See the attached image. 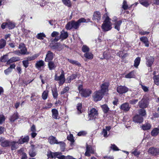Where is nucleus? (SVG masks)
Masks as SVG:
<instances>
[{
	"label": "nucleus",
	"mask_w": 159,
	"mask_h": 159,
	"mask_svg": "<svg viewBox=\"0 0 159 159\" xmlns=\"http://www.w3.org/2000/svg\"><path fill=\"white\" fill-rule=\"evenodd\" d=\"M104 93L100 91L95 92L93 95V100L95 101L100 100L103 97Z\"/></svg>",
	"instance_id": "8"
},
{
	"label": "nucleus",
	"mask_w": 159,
	"mask_h": 159,
	"mask_svg": "<svg viewBox=\"0 0 159 159\" xmlns=\"http://www.w3.org/2000/svg\"><path fill=\"white\" fill-rule=\"evenodd\" d=\"M8 60V58L7 55H5L1 58V61L2 62H7Z\"/></svg>",
	"instance_id": "51"
},
{
	"label": "nucleus",
	"mask_w": 159,
	"mask_h": 159,
	"mask_svg": "<svg viewBox=\"0 0 159 159\" xmlns=\"http://www.w3.org/2000/svg\"><path fill=\"white\" fill-rule=\"evenodd\" d=\"M29 61L27 59V60H23L22 61L23 65L25 68H27L29 66Z\"/></svg>",
	"instance_id": "55"
},
{
	"label": "nucleus",
	"mask_w": 159,
	"mask_h": 159,
	"mask_svg": "<svg viewBox=\"0 0 159 159\" xmlns=\"http://www.w3.org/2000/svg\"><path fill=\"white\" fill-rule=\"evenodd\" d=\"M19 48L20 49L21 53L22 55L28 54V53H27V49L24 44L20 43L19 45Z\"/></svg>",
	"instance_id": "16"
},
{
	"label": "nucleus",
	"mask_w": 159,
	"mask_h": 159,
	"mask_svg": "<svg viewBox=\"0 0 159 159\" xmlns=\"http://www.w3.org/2000/svg\"><path fill=\"white\" fill-rule=\"evenodd\" d=\"M133 121L136 123L139 122V116L138 115L135 116L134 117Z\"/></svg>",
	"instance_id": "57"
},
{
	"label": "nucleus",
	"mask_w": 159,
	"mask_h": 159,
	"mask_svg": "<svg viewBox=\"0 0 159 159\" xmlns=\"http://www.w3.org/2000/svg\"><path fill=\"white\" fill-rule=\"evenodd\" d=\"M159 125L158 128H154L151 132V135L153 136L157 135L159 134Z\"/></svg>",
	"instance_id": "32"
},
{
	"label": "nucleus",
	"mask_w": 159,
	"mask_h": 159,
	"mask_svg": "<svg viewBox=\"0 0 159 159\" xmlns=\"http://www.w3.org/2000/svg\"><path fill=\"white\" fill-rule=\"evenodd\" d=\"M18 142V141L16 142L14 141H11L10 146H11V149L12 150H15L18 148L19 144Z\"/></svg>",
	"instance_id": "12"
},
{
	"label": "nucleus",
	"mask_w": 159,
	"mask_h": 159,
	"mask_svg": "<svg viewBox=\"0 0 159 159\" xmlns=\"http://www.w3.org/2000/svg\"><path fill=\"white\" fill-rule=\"evenodd\" d=\"M151 125L149 123H146L144 124L141 127L142 129L144 130L149 129L151 128Z\"/></svg>",
	"instance_id": "33"
},
{
	"label": "nucleus",
	"mask_w": 159,
	"mask_h": 159,
	"mask_svg": "<svg viewBox=\"0 0 159 159\" xmlns=\"http://www.w3.org/2000/svg\"><path fill=\"white\" fill-rule=\"evenodd\" d=\"M11 141L9 140H5L4 138V140L2 141L1 143V146L3 147H7L10 146Z\"/></svg>",
	"instance_id": "22"
},
{
	"label": "nucleus",
	"mask_w": 159,
	"mask_h": 159,
	"mask_svg": "<svg viewBox=\"0 0 159 159\" xmlns=\"http://www.w3.org/2000/svg\"><path fill=\"white\" fill-rule=\"evenodd\" d=\"M110 19L108 16L106 18L102 26V29L104 31H108L111 29V23L110 22Z\"/></svg>",
	"instance_id": "2"
},
{
	"label": "nucleus",
	"mask_w": 159,
	"mask_h": 159,
	"mask_svg": "<svg viewBox=\"0 0 159 159\" xmlns=\"http://www.w3.org/2000/svg\"><path fill=\"white\" fill-rule=\"evenodd\" d=\"M53 57V53L50 51H48V53L46 55L45 61L46 62L50 61L52 60Z\"/></svg>",
	"instance_id": "19"
},
{
	"label": "nucleus",
	"mask_w": 159,
	"mask_h": 159,
	"mask_svg": "<svg viewBox=\"0 0 159 159\" xmlns=\"http://www.w3.org/2000/svg\"><path fill=\"white\" fill-rule=\"evenodd\" d=\"M52 92L53 98H57L58 96V93L56 87L53 89L52 90Z\"/></svg>",
	"instance_id": "40"
},
{
	"label": "nucleus",
	"mask_w": 159,
	"mask_h": 159,
	"mask_svg": "<svg viewBox=\"0 0 159 159\" xmlns=\"http://www.w3.org/2000/svg\"><path fill=\"white\" fill-rule=\"evenodd\" d=\"M82 104L80 103H78L77 106V109L78 110V111H79L80 113H81V109L82 108Z\"/></svg>",
	"instance_id": "64"
},
{
	"label": "nucleus",
	"mask_w": 159,
	"mask_h": 159,
	"mask_svg": "<svg viewBox=\"0 0 159 159\" xmlns=\"http://www.w3.org/2000/svg\"><path fill=\"white\" fill-rule=\"evenodd\" d=\"M54 79L56 81H59V84L60 85L63 84L65 80L64 71L62 70L61 74L60 76H58L57 74H55Z\"/></svg>",
	"instance_id": "6"
},
{
	"label": "nucleus",
	"mask_w": 159,
	"mask_h": 159,
	"mask_svg": "<svg viewBox=\"0 0 159 159\" xmlns=\"http://www.w3.org/2000/svg\"><path fill=\"white\" fill-rule=\"evenodd\" d=\"M29 137L26 136L23 139H20L19 140L18 143L19 144H22L24 143L27 142L29 140Z\"/></svg>",
	"instance_id": "31"
},
{
	"label": "nucleus",
	"mask_w": 159,
	"mask_h": 159,
	"mask_svg": "<svg viewBox=\"0 0 159 159\" xmlns=\"http://www.w3.org/2000/svg\"><path fill=\"white\" fill-rule=\"evenodd\" d=\"M48 62V66L49 70H53L57 66V63L56 62L52 61H50Z\"/></svg>",
	"instance_id": "23"
},
{
	"label": "nucleus",
	"mask_w": 159,
	"mask_h": 159,
	"mask_svg": "<svg viewBox=\"0 0 159 159\" xmlns=\"http://www.w3.org/2000/svg\"><path fill=\"white\" fill-rule=\"evenodd\" d=\"M83 85L81 84L78 87V89L81 96L86 98L89 96L92 93L91 90L88 89H83Z\"/></svg>",
	"instance_id": "5"
},
{
	"label": "nucleus",
	"mask_w": 159,
	"mask_h": 159,
	"mask_svg": "<svg viewBox=\"0 0 159 159\" xmlns=\"http://www.w3.org/2000/svg\"><path fill=\"white\" fill-rule=\"evenodd\" d=\"M98 116V111L94 108H92L88 112V118L89 120H91L97 118Z\"/></svg>",
	"instance_id": "4"
},
{
	"label": "nucleus",
	"mask_w": 159,
	"mask_h": 159,
	"mask_svg": "<svg viewBox=\"0 0 159 159\" xmlns=\"http://www.w3.org/2000/svg\"><path fill=\"white\" fill-rule=\"evenodd\" d=\"M12 71V70L8 67L7 69L4 70V72L5 75H7L11 73Z\"/></svg>",
	"instance_id": "58"
},
{
	"label": "nucleus",
	"mask_w": 159,
	"mask_h": 159,
	"mask_svg": "<svg viewBox=\"0 0 159 159\" xmlns=\"http://www.w3.org/2000/svg\"><path fill=\"white\" fill-rule=\"evenodd\" d=\"M103 58L100 57L101 59H109L110 58V57H109V56H107V52H105L103 53Z\"/></svg>",
	"instance_id": "62"
},
{
	"label": "nucleus",
	"mask_w": 159,
	"mask_h": 159,
	"mask_svg": "<svg viewBox=\"0 0 159 159\" xmlns=\"http://www.w3.org/2000/svg\"><path fill=\"white\" fill-rule=\"evenodd\" d=\"M29 154L31 157H34L36 155V153L33 149H32L29 151Z\"/></svg>",
	"instance_id": "61"
},
{
	"label": "nucleus",
	"mask_w": 159,
	"mask_h": 159,
	"mask_svg": "<svg viewBox=\"0 0 159 159\" xmlns=\"http://www.w3.org/2000/svg\"><path fill=\"white\" fill-rule=\"evenodd\" d=\"M48 143L51 145L58 144V141L56 138L53 136H50L48 138Z\"/></svg>",
	"instance_id": "13"
},
{
	"label": "nucleus",
	"mask_w": 159,
	"mask_h": 159,
	"mask_svg": "<svg viewBox=\"0 0 159 159\" xmlns=\"http://www.w3.org/2000/svg\"><path fill=\"white\" fill-rule=\"evenodd\" d=\"M148 98L146 96L143 97L141 101V103L140 105V107L142 108L140 109V116H144L146 115L145 110L144 109L147 107L148 105Z\"/></svg>",
	"instance_id": "1"
},
{
	"label": "nucleus",
	"mask_w": 159,
	"mask_h": 159,
	"mask_svg": "<svg viewBox=\"0 0 159 159\" xmlns=\"http://www.w3.org/2000/svg\"><path fill=\"white\" fill-rule=\"evenodd\" d=\"M122 21L119 20L117 21H116L114 23L115 28L119 31L120 30V26L122 23Z\"/></svg>",
	"instance_id": "30"
},
{
	"label": "nucleus",
	"mask_w": 159,
	"mask_h": 159,
	"mask_svg": "<svg viewBox=\"0 0 159 159\" xmlns=\"http://www.w3.org/2000/svg\"><path fill=\"white\" fill-rule=\"evenodd\" d=\"M65 28L67 30H70L72 29V21L68 22L66 25Z\"/></svg>",
	"instance_id": "45"
},
{
	"label": "nucleus",
	"mask_w": 159,
	"mask_h": 159,
	"mask_svg": "<svg viewBox=\"0 0 159 159\" xmlns=\"http://www.w3.org/2000/svg\"><path fill=\"white\" fill-rule=\"evenodd\" d=\"M140 39L145 44L146 47H148L149 46V42L147 37H142L140 38Z\"/></svg>",
	"instance_id": "21"
},
{
	"label": "nucleus",
	"mask_w": 159,
	"mask_h": 159,
	"mask_svg": "<svg viewBox=\"0 0 159 159\" xmlns=\"http://www.w3.org/2000/svg\"><path fill=\"white\" fill-rule=\"evenodd\" d=\"M5 120V116L1 114L0 115V125H2L3 122Z\"/></svg>",
	"instance_id": "56"
},
{
	"label": "nucleus",
	"mask_w": 159,
	"mask_h": 159,
	"mask_svg": "<svg viewBox=\"0 0 159 159\" xmlns=\"http://www.w3.org/2000/svg\"><path fill=\"white\" fill-rule=\"evenodd\" d=\"M101 107L104 113H106L108 111L109 108L106 105H103Z\"/></svg>",
	"instance_id": "52"
},
{
	"label": "nucleus",
	"mask_w": 159,
	"mask_h": 159,
	"mask_svg": "<svg viewBox=\"0 0 159 159\" xmlns=\"http://www.w3.org/2000/svg\"><path fill=\"white\" fill-rule=\"evenodd\" d=\"M154 60V58L153 57L150 56L148 57L147 58L146 64L147 66L151 67L152 65Z\"/></svg>",
	"instance_id": "20"
},
{
	"label": "nucleus",
	"mask_w": 159,
	"mask_h": 159,
	"mask_svg": "<svg viewBox=\"0 0 159 159\" xmlns=\"http://www.w3.org/2000/svg\"><path fill=\"white\" fill-rule=\"evenodd\" d=\"M39 56V54H35L31 57H28L27 59L29 61L33 60L36 59Z\"/></svg>",
	"instance_id": "47"
},
{
	"label": "nucleus",
	"mask_w": 159,
	"mask_h": 159,
	"mask_svg": "<svg viewBox=\"0 0 159 159\" xmlns=\"http://www.w3.org/2000/svg\"><path fill=\"white\" fill-rule=\"evenodd\" d=\"M153 78L155 84L157 85H159V75H155Z\"/></svg>",
	"instance_id": "41"
},
{
	"label": "nucleus",
	"mask_w": 159,
	"mask_h": 159,
	"mask_svg": "<svg viewBox=\"0 0 159 159\" xmlns=\"http://www.w3.org/2000/svg\"><path fill=\"white\" fill-rule=\"evenodd\" d=\"M67 139L68 140L71 142V145H73L74 142V139L73 134H70L67 136Z\"/></svg>",
	"instance_id": "42"
},
{
	"label": "nucleus",
	"mask_w": 159,
	"mask_h": 159,
	"mask_svg": "<svg viewBox=\"0 0 159 159\" xmlns=\"http://www.w3.org/2000/svg\"><path fill=\"white\" fill-rule=\"evenodd\" d=\"M23 32L24 34L26 37H28L30 33V30L25 29L23 30Z\"/></svg>",
	"instance_id": "59"
},
{
	"label": "nucleus",
	"mask_w": 159,
	"mask_h": 159,
	"mask_svg": "<svg viewBox=\"0 0 159 159\" xmlns=\"http://www.w3.org/2000/svg\"><path fill=\"white\" fill-rule=\"evenodd\" d=\"M77 77V75L75 74H73L69 76L66 79V81L67 83H70L71 81L75 79Z\"/></svg>",
	"instance_id": "29"
},
{
	"label": "nucleus",
	"mask_w": 159,
	"mask_h": 159,
	"mask_svg": "<svg viewBox=\"0 0 159 159\" xmlns=\"http://www.w3.org/2000/svg\"><path fill=\"white\" fill-rule=\"evenodd\" d=\"M130 108L128 103L125 102L122 104L120 107V109L125 111H129Z\"/></svg>",
	"instance_id": "17"
},
{
	"label": "nucleus",
	"mask_w": 159,
	"mask_h": 159,
	"mask_svg": "<svg viewBox=\"0 0 159 159\" xmlns=\"http://www.w3.org/2000/svg\"><path fill=\"white\" fill-rule=\"evenodd\" d=\"M64 5L68 7H71L72 6L70 0H62Z\"/></svg>",
	"instance_id": "37"
},
{
	"label": "nucleus",
	"mask_w": 159,
	"mask_h": 159,
	"mask_svg": "<svg viewBox=\"0 0 159 159\" xmlns=\"http://www.w3.org/2000/svg\"><path fill=\"white\" fill-rule=\"evenodd\" d=\"M117 92L120 94L125 93L128 91V89L125 86H119L117 88Z\"/></svg>",
	"instance_id": "11"
},
{
	"label": "nucleus",
	"mask_w": 159,
	"mask_h": 159,
	"mask_svg": "<svg viewBox=\"0 0 159 159\" xmlns=\"http://www.w3.org/2000/svg\"><path fill=\"white\" fill-rule=\"evenodd\" d=\"M15 26L16 24L14 22L11 21L7 22V27L9 29H13Z\"/></svg>",
	"instance_id": "35"
},
{
	"label": "nucleus",
	"mask_w": 159,
	"mask_h": 159,
	"mask_svg": "<svg viewBox=\"0 0 159 159\" xmlns=\"http://www.w3.org/2000/svg\"><path fill=\"white\" fill-rule=\"evenodd\" d=\"M117 55L122 58L125 57L126 56L125 53V52H124L122 51H120L119 52H118Z\"/></svg>",
	"instance_id": "53"
},
{
	"label": "nucleus",
	"mask_w": 159,
	"mask_h": 159,
	"mask_svg": "<svg viewBox=\"0 0 159 159\" xmlns=\"http://www.w3.org/2000/svg\"><path fill=\"white\" fill-rule=\"evenodd\" d=\"M64 46L60 43H57L52 46L51 48L52 49H56L58 51H60L63 48Z\"/></svg>",
	"instance_id": "18"
},
{
	"label": "nucleus",
	"mask_w": 159,
	"mask_h": 159,
	"mask_svg": "<svg viewBox=\"0 0 159 159\" xmlns=\"http://www.w3.org/2000/svg\"><path fill=\"white\" fill-rule=\"evenodd\" d=\"M48 90L44 91L42 94V98L43 100H46L48 96Z\"/></svg>",
	"instance_id": "46"
},
{
	"label": "nucleus",
	"mask_w": 159,
	"mask_h": 159,
	"mask_svg": "<svg viewBox=\"0 0 159 159\" xmlns=\"http://www.w3.org/2000/svg\"><path fill=\"white\" fill-rule=\"evenodd\" d=\"M20 60V58L18 57H13L8 60L7 64L8 65L12 63L19 61Z\"/></svg>",
	"instance_id": "27"
},
{
	"label": "nucleus",
	"mask_w": 159,
	"mask_h": 159,
	"mask_svg": "<svg viewBox=\"0 0 159 159\" xmlns=\"http://www.w3.org/2000/svg\"><path fill=\"white\" fill-rule=\"evenodd\" d=\"M122 8L124 10H127L128 9V7L126 1L124 0L122 4Z\"/></svg>",
	"instance_id": "54"
},
{
	"label": "nucleus",
	"mask_w": 159,
	"mask_h": 159,
	"mask_svg": "<svg viewBox=\"0 0 159 159\" xmlns=\"http://www.w3.org/2000/svg\"><path fill=\"white\" fill-rule=\"evenodd\" d=\"M95 150L93 149L91 146L87 144L86 145V151L84 153L86 156L89 157L92 154H94Z\"/></svg>",
	"instance_id": "10"
},
{
	"label": "nucleus",
	"mask_w": 159,
	"mask_h": 159,
	"mask_svg": "<svg viewBox=\"0 0 159 159\" xmlns=\"http://www.w3.org/2000/svg\"><path fill=\"white\" fill-rule=\"evenodd\" d=\"M84 57L86 58L91 59L93 58V55L90 52H86L84 54Z\"/></svg>",
	"instance_id": "43"
},
{
	"label": "nucleus",
	"mask_w": 159,
	"mask_h": 159,
	"mask_svg": "<svg viewBox=\"0 0 159 159\" xmlns=\"http://www.w3.org/2000/svg\"><path fill=\"white\" fill-rule=\"evenodd\" d=\"M109 83L107 82H105L102 84L101 86V90L100 91L103 93L108 91V87Z\"/></svg>",
	"instance_id": "14"
},
{
	"label": "nucleus",
	"mask_w": 159,
	"mask_h": 159,
	"mask_svg": "<svg viewBox=\"0 0 159 159\" xmlns=\"http://www.w3.org/2000/svg\"><path fill=\"white\" fill-rule=\"evenodd\" d=\"M68 36V34L67 32L65 31L64 30L61 31L60 37L62 40L66 39Z\"/></svg>",
	"instance_id": "26"
},
{
	"label": "nucleus",
	"mask_w": 159,
	"mask_h": 159,
	"mask_svg": "<svg viewBox=\"0 0 159 159\" xmlns=\"http://www.w3.org/2000/svg\"><path fill=\"white\" fill-rule=\"evenodd\" d=\"M61 152H53L51 151H48L47 152V156L48 158H51L56 159L57 158L59 159H64V156L61 155Z\"/></svg>",
	"instance_id": "3"
},
{
	"label": "nucleus",
	"mask_w": 159,
	"mask_h": 159,
	"mask_svg": "<svg viewBox=\"0 0 159 159\" xmlns=\"http://www.w3.org/2000/svg\"><path fill=\"white\" fill-rule=\"evenodd\" d=\"M52 117L54 119H57L58 114L57 110L56 109H53L52 110Z\"/></svg>",
	"instance_id": "34"
},
{
	"label": "nucleus",
	"mask_w": 159,
	"mask_h": 159,
	"mask_svg": "<svg viewBox=\"0 0 159 159\" xmlns=\"http://www.w3.org/2000/svg\"><path fill=\"white\" fill-rule=\"evenodd\" d=\"M111 149H112L114 151L119 150V149H118V147L114 144H111Z\"/></svg>",
	"instance_id": "63"
},
{
	"label": "nucleus",
	"mask_w": 159,
	"mask_h": 159,
	"mask_svg": "<svg viewBox=\"0 0 159 159\" xmlns=\"http://www.w3.org/2000/svg\"><path fill=\"white\" fill-rule=\"evenodd\" d=\"M86 22V20L84 18H82L80 19L77 21L76 22L74 20H72V28H74L75 29H77L79 28L81 23H84Z\"/></svg>",
	"instance_id": "9"
},
{
	"label": "nucleus",
	"mask_w": 159,
	"mask_h": 159,
	"mask_svg": "<svg viewBox=\"0 0 159 159\" xmlns=\"http://www.w3.org/2000/svg\"><path fill=\"white\" fill-rule=\"evenodd\" d=\"M68 60L70 63L73 65H75L78 66H81L80 64L77 61L70 59H68Z\"/></svg>",
	"instance_id": "44"
},
{
	"label": "nucleus",
	"mask_w": 159,
	"mask_h": 159,
	"mask_svg": "<svg viewBox=\"0 0 159 159\" xmlns=\"http://www.w3.org/2000/svg\"><path fill=\"white\" fill-rule=\"evenodd\" d=\"M136 72L133 70L125 75V77L126 78H134L135 77Z\"/></svg>",
	"instance_id": "28"
},
{
	"label": "nucleus",
	"mask_w": 159,
	"mask_h": 159,
	"mask_svg": "<svg viewBox=\"0 0 159 159\" xmlns=\"http://www.w3.org/2000/svg\"><path fill=\"white\" fill-rule=\"evenodd\" d=\"M148 154L151 156L156 157L159 155V148L152 147L148 150Z\"/></svg>",
	"instance_id": "7"
},
{
	"label": "nucleus",
	"mask_w": 159,
	"mask_h": 159,
	"mask_svg": "<svg viewBox=\"0 0 159 159\" xmlns=\"http://www.w3.org/2000/svg\"><path fill=\"white\" fill-rule=\"evenodd\" d=\"M18 116L17 113H15L12 116H11L9 120L11 122H14L16 120L18 119Z\"/></svg>",
	"instance_id": "36"
},
{
	"label": "nucleus",
	"mask_w": 159,
	"mask_h": 159,
	"mask_svg": "<svg viewBox=\"0 0 159 159\" xmlns=\"http://www.w3.org/2000/svg\"><path fill=\"white\" fill-rule=\"evenodd\" d=\"M6 41L3 39L0 40V49L3 48L6 45Z\"/></svg>",
	"instance_id": "38"
},
{
	"label": "nucleus",
	"mask_w": 159,
	"mask_h": 159,
	"mask_svg": "<svg viewBox=\"0 0 159 159\" xmlns=\"http://www.w3.org/2000/svg\"><path fill=\"white\" fill-rule=\"evenodd\" d=\"M45 37L46 35L43 33H39L36 36V37L38 39L40 40L43 39Z\"/></svg>",
	"instance_id": "39"
},
{
	"label": "nucleus",
	"mask_w": 159,
	"mask_h": 159,
	"mask_svg": "<svg viewBox=\"0 0 159 159\" xmlns=\"http://www.w3.org/2000/svg\"><path fill=\"white\" fill-rule=\"evenodd\" d=\"M140 3L145 7H147L149 5L148 0H141Z\"/></svg>",
	"instance_id": "48"
},
{
	"label": "nucleus",
	"mask_w": 159,
	"mask_h": 159,
	"mask_svg": "<svg viewBox=\"0 0 159 159\" xmlns=\"http://www.w3.org/2000/svg\"><path fill=\"white\" fill-rule=\"evenodd\" d=\"M69 89V88L68 87H66L64 88L62 91L61 92V94H64L65 93L68 92Z\"/></svg>",
	"instance_id": "60"
},
{
	"label": "nucleus",
	"mask_w": 159,
	"mask_h": 159,
	"mask_svg": "<svg viewBox=\"0 0 159 159\" xmlns=\"http://www.w3.org/2000/svg\"><path fill=\"white\" fill-rule=\"evenodd\" d=\"M101 13L99 11H96L94 13L93 19L97 22H99L101 19Z\"/></svg>",
	"instance_id": "15"
},
{
	"label": "nucleus",
	"mask_w": 159,
	"mask_h": 159,
	"mask_svg": "<svg viewBox=\"0 0 159 159\" xmlns=\"http://www.w3.org/2000/svg\"><path fill=\"white\" fill-rule=\"evenodd\" d=\"M139 65V57H138L136 58V59L134 60V66L135 67L138 68Z\"/></svg>",
	"instance_id": "50"
},
{
	"label": "nucleus",
	"mask_w": 159,
	"mask_h": 159,
	"mask_svg": "<svg viewBox=\"0 0 159 159\" xmlns=\"http://www.w3.org/2000/svg\"><path fill=\"white\" fill-rule=\"evenodd\" d=\"M44 65V62L43 60H40L36 62L35 64V67L38 70L43 66Z\"/></svg>",
	"instance_id": "25"
},
{
	"label": "nucleus",
	"mask_w": 159,
	"mask_h": 159,
	"mask_svg": "<svg viewBox=\"0 0 159 159\" xmlns=\"http://www.w3.org/2000/svg\"><path fill=\"white\" fill-rule=\"evenodd\" d=\"M82 50L84 52H87L89 50V48L86 45H84L82 48Z\"/></svg>",
	"instance_id": "49"
},
{
	"label": "nucleus",
	"mask_w": 159,
	"mask_h": 159,
	"mask_svg": "<svg viewBox=\"0 0 159 159\" xmlns=\"http://www.w3.org/2000/svg\"><path fill=\"white\" fill-rule=\"evenodd\" d=\"M111 128V127L110 126H107L106 127L105 129H103L102 133L104 137H107L108 136L107 131H109L110 130Z\"/></svg>",
	"instance_id": "24"
}]
</instances>
